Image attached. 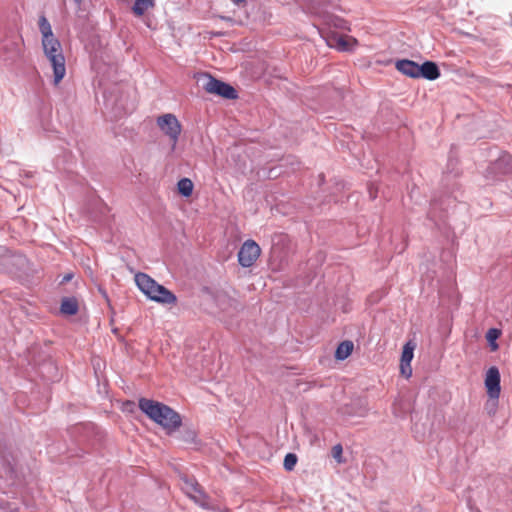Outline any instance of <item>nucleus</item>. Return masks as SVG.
<instances>
[{"label":"nucleus","instance_id":"f257e3e1","mask_svg":"<svg viewBox=\"0 0 512 512\" xmlns=\"http://www.w3.org/2000/svg\"><path fill=\"white\" fill-rule=\"evenodd\" d=\"M38 25L42 35L43 51L53 68L54 84L58 85L66 74L62 46L60 41L54 36L52 27L44 15L39 17Z\"/></svg>","mask_w":512,"mask_h":512},{"label":"nucleus","instance_id":"f03ea898","mask_svg":"<svg viewBox=\"0 0 512 512\" xmlns=\"http://www.w3.org/2000/svg\"><path fill=\"white\" fill-rule=\"evenodd\" d=\"M140 410L168 432L176 431L182 424L181 416L169 406L147 398L139 399Z\"/></svg>","mask_w":512,"mask_h":512},{"label":"nucleus","instance_id":"7ed1b4c3","mask_svg":"<svg viewBox=\"0 0 512 512\" xmlns=\"http://www.w3.org/2000/svg\"><path fill=\"white\" fill-rule=\"evenodd\" d=\"M135 282L140 291L150 300L165 305H174L177 297L163 285L157 283L146 273L138 272L135 275Z\"/></svg>","mask_w":512,"mask_h":512},{"label":"nucleus","instance_id":"20e7f679","mask_svg":"<svg viewBox=\"0 0 512 512\" xmlns=\"http://www.w3.org/2000/svg\"><path fill=\"white\" fill-rule=\"evenodd\" d=\"M204 80L203 88L207 93L217 95L229 100L237 98V92L231 85L208 74L204 76Z\"/></svg>","mask_w":512,"mask_h":512},{"label":"nucleus","instance_id":"39448f33","mask_svg":"<svg viewBox=\"0 0 512 512\" xmlns=\"http://www.w3.org/2000/svg\"><path fill=\"white\" fill-rule=\"evenodd\" d=\"M157 125L170 138L174 148L182 131V126L176 116L171 113L161 115L157 118Z\"/></svg>","mask_w":512,"mask_h":512},{"label":"nucleus","instance_id":"423d86ee","mask_svg":"<svg viewBox=\"0 0 512 512\" xmlns=\"http://www.w3.org/2000/svg\"><path fill=\"white\" fill-rule=\"evenodd\" d=\"M181 481V489L190 499L202 507H208V496L195 479L184 476Z\"/></svg>","mask_w":512,"mask_h":512},{"label":"nucleus","instance_id":"0eeeda50","mask_svg":"<svg viewBox=\"0 0 512 512\" xmlns=\"http://www.w3.org/2000/svg\"><path fill=\"white\" fill-rule=\"evenodd\" d=\"M260 254V246L254 240H246L238 252V262L242 267H251L257 261Z\"/></svg>","mask_w":512,"mask_h":512},{"label":"nucleus","instance_id":"6e6552de","mask_svg":"<svg viewBox=\"0 0 512 512\" xmlns=\"http://www.w3.org/2000/svg\"><path fill=\"white\" fill-rule=\"evenodd\" d=\"M485 387L491 399H498L501 392L500 373L497 367H490L485 377Z\"/></svg>","mask_w":512,"mask_h":512},{"label":"nucleus","instance_id":"1a4fd4ad","mask_svg":"<svg viewBox=\"0 0 512 512\" xmlns=\"http://www.w3.org/2000/svg\"><path fill=\"white\" fill-rule=\"evenodd\" d=\"M327 43L339 51H353L358 46V40L349 35H332L328 38Z\"/></svg>","mask_w":512,"mask_h":512},{"label":"nucleus","instance_id":"9d476101","mask_svg":"<svg viewBox=\"0 0 512 512\" xmlns=\"http://www.w3.org/2000/svg\"><path fill=\"white\" fill-rule=\"evenodd\" d=\"M395 67L399 72L408 77L419 78V65L412 60H398L395 64Z\"/></svg>","mask_w":512,"mask_h":512},{"label":"nucleus","instance_id":"9b49d317","mask_svg":"<svg viewBox=\"0 0 512 512\" xmlns=\"http://www.w3.org/2000/svg\"><path fill=\"white\" fill-rule=\"evenodd\" d=\"M439 76V68L434 62L426 61L422 65H419V77H423L428 80H435Z\"/></svg>","mask_w":512,"mask_h":512},{"label":"nucleus","instance_id":"f8f14e48","mask_svg":"<svg viewBox=\"0 0 512 512\" xmlns=\"http://www.w3.org/2000/svg\"><path fill=\"white\" fill-rule=\"evenodd\" d=\"M79 310V303L75 297L63 298L60 306L61 313L65 315H75Z\"/></svg>","mask_w":512,"mask_h":512},{"label":"nucleus","instance_id":"ddd939ff","mask_svg":"<svg viewBox=\"0 0 512 512\" xmlns=\"http://www.w3.org/2000/svg\"><path fill=\"white\" fill-rule=\"evenodd\" d=\"M155 7V0H135L132 12L135 16L141 17L150 9Z\"/></svg>","mask_w":512,"mask_h":512},{"label":"nucleus","instance_id":"4468645a","mask_svg":"<svg viewBox=\"0 0 512 512\" xmlns=\"http://www.w3.org/2000/svg\"><path fill=\"white\" fill-rule=\"evenodd\" d=\"M354 344L352 341L346 340L341 342L335 352V358L337 360H345L353 352Z\"/></svg>","mask_w":512,"mask_h":512},{"label":"nucleus","instance_id":"2eb2a0df","mask_svg":"<svg viewBox=\"0 0 512 512\" xmlns=\"http://www.w3.org/2000/svg\"><path fill=\"white\" fill-rule=\"evenodd\" d=\"M194 184L189 178H182L177 183L178 192L184 197L192 195Z\"/></svg>","mask_w":512,"mask_h":512},{"label":"nucleus","instance_id":"dca6fc26","mask_svg":"<svg viewBox=\"0 0 512 512\" xmlns=\"http://www.w3.org/2000/svg\"><path fill=\"white\" fill-rule=\"evenodd\" d=\"M414 349H415V344H413L411 341L407 342L404 346H403V351H402V355H401V363H411L412 359H413V353H414Z\"/></svg>","mask_w":512,"mask_h":512},{"label":"nucleus","instance_id":"f3484780","mask_svg":"<svg viewBox=\"0 0 512 512\" xmlns=\"http://www.w3.org/2000/svg\"><path fill=\"white\" fill-rule=\"evenodd\" d=\"M297 456L294 453H288L284 458V468L287 471H292L297 463Z\"/></svg>","mask_w":512,"mask_h":512},{"label":"nucleus","instance_id":"a211bd4d","mask_svg":"<svg viewBox=\"0 0 512 512\" xmlns=\"http://www.w3.org/2000/svg\"><path fill=\"white\" fill-rule=\"evenodd\" d=\"M501 332L498 329L491 328L488 330L486 334L487 340L491 343L492 350H496L498 345L495 343V340L500 336Z\"/></svg>","mask_w":512,"mask_h":512},{"label":"nucleus","instance_id":"6ab92c4d","mask_svg":"<svg viewBox=\"0 0 512 512\" xmlns=\"http://www.w3.org/2000/svg\"><path fill=\"white\" fill-rule=\"evenodd\" d=\"M342 454H343V448L340 444H337L332 447V456L338 463L343 462Z\"/></svg>","mask_w":512,"mask_h":512},{"label":"nucleus","instance_id":"aec40b11","mask_svg":"<svg viewBox=\"0 0 512 512\" xmlns=\"http://www.w3.org/2000/svg\"><path fill=\"white\" fill-rule=\"evenodd\" d=\"M400 371L403 376L409 378L412 375L411 363H400Z\"/></svg>","mask_w":512,"mask_h":512},{"label":"nucleus","instance_id":"412c9836","mask_svg":"<svg viewBox=\"0 0 512 512\" xmlns=\"http://www.w3.org/2000/svg\"><path fill=\"white\" fill-rule=\"evenodd\" d=\"M125 407H128V406H134V403L131 402V401H127L125 404H124Z\"/></svg>","mask_w":512,"mask_h":512},{"label":"nucleus","instance_id":"4be33fe9","mask_svg":"<svg viewBox=\"0 0 512 512\" xmlns=\"http://www.w3.org/2000/svg\"><path fill=\"white\" fill-rule=\"evenodd\" d=\"M246 0H233V2L237 5L244 3Z\"/></svg>","mask_w":512,"mask_h":512},{"label":"nucleus","instance_id":"5701e85b","mask_svg":"<svg viewBox=\"0 0 512 512\" xmlns=\"http://www.w3.org/2000/svg\"><path fill=\"white\" fill-rule=\"evenodd\" d=\"M3 262H4V263H8V262H10V257H5V258L3 259Z\"/></svg>","mask_w":512,"mask_h":512}]
</instances>
